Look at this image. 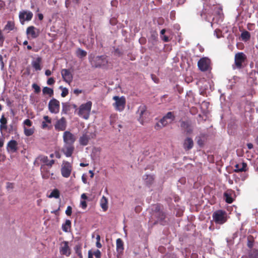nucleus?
<instances>
[{"label": "nucleus", "mask_w": 258, "mask_h": 258, "mask_svg": "<svg viewBox=\"0 0 258 258\" xmlns=\"http://www.w3.org/2000/svg\"><path fill=\"white\" fill-rule=\"evenodd\" d=\"M38 19L40 20H42L43 18V16L42 14H38Z\"/></svg>", "instance_id": "nucleus-63"}, {"label": "nucleus", "mask_w": 258, "mask_h": 258, "mask_svg": "<svg viewBox=\"0 0 258 258\" xmlns=\"http://www.w3.org/2000/svg\"><path fill=\"white\" fill-rule=\"evenodd\" d=\"M27 33L30 34L31 37L35 38L38 36V33L35 31V28L34 26H30L27 29Z\"/></svg>", "instance_id": "nucleus-32"}, {"label": "nucleus", "mask_w": 258, "mask_h": 258, "mask_svg": "<svg viewBox=\"0 0 258 258\" xmlns=\"http://www.w3.org/2000/svg\"><path fill=\"white\" fill-rule=\"evenodd\" d=\"M221 31L219 29H217L214 31V34L217 38H219L221 37Z\"/></svg>", "instance_id": "nucleus-48"}, {"label": "nucleus", "mask_w": 258, "mask_h": 258, "mask_svg": "<svg viewBox=\"0 0 258 258\" xmlns=\"http://www.w3.org/2000/svg\"><path fill=\"white\" fill-rule=\"evenodd\" d=\"M7 119L3 114L0 119V130L1 132L6 131L8 129Z\"/></svg>", "instance_id": "nucleus-24"}, {"label": "nucleus", "mask_w": 258, "mask_h": 258, "mask_svg": "<svg viewBox=\"0 0 258 258\" xmlns=\"http://www.w3.org/2000/svg\"><path fill=\"white\" fill-rule=\"evenodd\" d=\"M92 107V102L88 101L82 104L79 107L78 115L85 119L89 118Z\"/></svg>", "instance_id": "nucleus-3"}, {"label": "nucleus", "mask_w": 258, "mask_h": 258, "mask_svg": "<svg viewBox=\"0 0 258 258\" xmlns=\"http://www.w3.org/2000/svg\"><path fill=\"white\" fill-rule=\"evenodd\" d=\"M100 204L103 211H106L108 209V200L105 197L103 196L100 199Z\"/></svg>", "instance_id": "nucleus-29"}, {"label": "nucleus", "mask_w": 258, "mask_h": 258, "mask_svg": "<svg viewBox=\"0 0 258 258\" xmlns=\"http://www.w3.org/2000/svg\"><path fill=\"white\" fill-rule=\"evenodd\" d=\"M59 197V192L57 189L53 190L50 194L48 196V198H58Z\"/></svg>", "instance_id": "nucleus-39"}, {"label": "nucleus", "mask_w": 258, "mask_h": 258, "mask_svg": "<svg viewBox=\"0 0 258 258\" xmlns=\"http://www.w3.org/2000/svg\"><path fill=\"white\" fill-rule=\"evenodd\" d=\"M23 124L24 125L31 126L32 125V122L29 119H26L24 121Z\"/></svg>", "instance_id": "nucleus-49"}, {"label": "nucleus", "mask_w": 258, "mask_h": 258, "mask_svg": "<svg viewBox=\"0 0 258 258\" xmlns=\"http://www.w3.org/2000/svg\"><path fill=\"white\" fill-rule=\"evenodd\" d=\"M247 146L249 149H251L253 148V145L251 143H248Z\"/></svg>", "instance_id": "nucleus-64"}, {"label": "nucleus", "mask_w": 258, "mask_h": 258, "mask_svg": "<svg viewBox=\"0 0 258 258\" xmlns=\"http://www.w3.org/2000/svg\"><path fill=\"white\" fill-rule=\"evenodd\" d=\"M71 227V221L70 220H67L64 224L62 225V229L65 232H68Z\"/></svg>", "instance_id": "nucleus-33"}, {"label": "nucleus", "mask_w": 258, "mask_h": 258, "mask_svg": "<svg viewBox=\"0 0 258 258\" xmlns=\"http://www.w3.org/2000/svg\"><path fill=\"white\" fill-rule=\"evenodd\" d=\"M116 251L118 253L121 254L122 253L124 249L123 242L121 239L117 238L116 239Z\"/></svg>", "instance_id": "nucleus-27"}, {"label": "nucleus", "mask_w": 258, "mask_h": 258, "mask_svg": "<svg viewBox=\"0 0 258 258\" xmlns=\"http://www.w3.org/2000/svg\"><path fill=\"white\" fill-rule=\"evenodd\" d=\"M246 56L243 52H238L235 55L234 64L232 66L234 70L235 69H241L242 68V63L245 61Z\"/></svg>", "instance_id": "nucleus-8"}, {"label": "nucleus", "mask_w": 258, "mask_h": 258, "mask_svg": "<svg viewBox=\"0 0 258 258\" xmlns=\"http://www.w3.org/2000/svg\"><path fill=\"white\" fill-rule=\"evenodd\" d=\"M48 3L50 5H52L53 4L55 5L56 4V1L54 0H48Z\"/></svg>", "instance_id": "nucleus-57"}, {"label": "nucleus", "mask_w": 258, "mask_h": 258, "mask_svg": "<svg viewBox=\"0 0 258 258\" xmlns=\"http://www.w3.org/2000/svg\"><path fill=\"white\" fill-rule=\"evenodd\" d=\"M241 37L243 40H247L250 37V33L248 31H244L241 33Z\"/></svg>", "instance_id": "nucleus-41"}, {"label": "nucleus", "mask_w": 258, "mask_h": 258, "mask_svg": "<svg viewBox=\"0 0 258 258\" xmlns=\"http://www.w3.org/2000/svg\"><path fill=\"white\" fill-rule=\"evenodd\" d=\"M77 54L79 57L82 58L86 56L87 52L81 48H79L77 50Z\"/></svg>", "instance_id": "nucleus-40"}, {"label": "nucleus", "mask_w": 258, "mask_h": 258, "mask_svg": "<svg viewBox=\"0 0 258 258\" xmlns=\"http://www.w3.org/2000/svg\"><path fill=\"white\" fill-rule=\"evenodd\" d=\"M247 165L245 163L237 164L235 165V171L236 172L246 171Z\"/></svg>", "instance_id": "nucleus-31"}, {"label": "nucleus", "mask_w": 258, "mask_h": 258, "mask_svg": "<svg viewBox=\"0 0 258 258\" xmlns=\"http://www.w3.org/2000/svg\"><path fill=\"white\" fill-rule=\"evenodd\" d=\"M143 178L148 184H151L154 180L153 177L151 175H145L143 176Z\"/></svg>", "instance_id": "nucleus-37"}, {"label": "nucleus", "mask_w": 258, "mask_h": 258, "mask_svg": "<svg viewBox=\"0 0 258 258\" xmlns=\"http://www.w3.org/2000/svg\"><path fill=\"white\" fill-rule=\"evenodd\" d=\"M180 126L187 135L190 134L193 131L194 125L190 121H182L181 122Z\"/></svg>", "instance_id": "nucleus-16"}, {"label": "nucleus", "mask_w": 258, "mask_h": 258, "mask_svg": "<svg viewBox=\"0 0 258 258\" xmlns=\"http://www.w3.org/2000/svg\"><path fill=\"white\" fill-rule=\"evenodd\" d=\"M88 44L89 45H92L94 43V36L93 34H90V37L87 39Z\"/></svg>", "instance_id": "nucleus-43"}, {"label": "nucleus", "mask_w": 258, "mask_h": 258, "mask_svg": "<svg viewBox=\"0 0 258 258\" xmlns=\"http://www.w3.org/2000/svg\"><path fill=\"white\" fill-rule=\"evenodd\" d=\"M42 93L43 95H48L51 97L53 95V90L49 87H45L42 89Z\"/></svg>", "instance_id": "nucleus-34"}, {"label": "nucleus", "mask_w": 258, "mask_h": 258, "mask_svg": "<svg viewBox=\"0 0 258 258\" xmlns=\"http://www.w3.org/2000/svg\"><path fill=\"white\" fill-rule=\"evenodd\" d=\"M45 74L47 76H49L51 75V72L50 70H47L45 71Z\"/></svg>", "instance_id": "nucleus-58"}, {"label": "nucleus", "mask_w": 258, "mask_h": 258, "mask_svg": "<svg viewBox=\"0 0 258 258\" xmlns=\"http://www.w3.org/2000/svg\"><path fill=\"white\" fill-rule=\"evenodd\" d=\"M74 147L73 145L66 144L62 151L64 154L67 157H71L74 152Z\"/></svg>", "instance_id": "nucleus-20"}, {"label": "nucleus", "mask_w": 258, "mask_h": 258, "mask_svg": "<svg viewBox=\"0 0 258 258\" xmlns=\"http://www.w3.org/2000/svg\"><path fill=\"white\" fill-rule=\"evenodd\" d=\"M233 194V191L232 190H227L224 194V197L225 198V201L227 203L230 204L232 203L233 200L232 198V195Z\"/></svg>", "instance_id": "nucleus-28"}, {"label": "nucleus", "mask_w": 258, "mask_h": 258, "mask_svg": "<svg viewBox=\"0 0 258 258\" xmlns=\"http://www.w3.org/2000/svg\"><path fill=\"white\" fill-rule=\"evenodd\" d=\"M59 252L61 254L69 256L71 254V248L69 246V242L63 241L60 244Z\"/></svg>", "instance_id": "nucleus-13"}, {"label": "nucleus", "mask_w": 258, "mask_h": 258, "mask_svg": "<svg viewBox=\"0 0 258 258\" xmlns=\"http://www.w3.org/2000/svg\"><path fill=\"white\" fill-rule=\"evenodd\" d=\"M165 118L171 123L175 119V115L172 112H168L165 115Z\"/></svg>", "instance_id": "nucleus-36"}, {"label": "nucleus", "mask_w": 258, "mask_h": 258, "mask_svg": "<svg viewBox=\"0 0 258 258\" xmlns=\"http://www.w3.org/2000/svg\"><path fill=\"white\" fill-rule=\"evenodd\" d=\"M204 1V9L201 16L206 21L213 25V22L218 23L223 18L222 10L218 5H215L214 0H202Z\"/></svg>", "instance_id": "nucleus-1"}, {"label": "nucleus", "mask_w": 258, "mask_h": 258, "mask_svg": "<svg viewBox=\"0 0 258 258\" xmlns=\"http://www.w3.org/2000/svg\"><path fill=\"white\" fill-rule=\"evenodd\" d=\"M62 112H63L64 113H67L68 111L69 110V106L67 103H62Z\"/></svg>", "instance_id": "nucleus-47"}, {"label": "nucleus", "mask_w": 258, "mask_h": 258, "mask_svg": "<svg viewBox=\"0 0 258 258\" xmlns=\"http://www.w3.org/2000/svg\"><path fill=\"white\" fill-rule=\"evenodd\" d=\"M55 157L57 158H60V154L58 152H55Z\"/></svg>", "instance_id": "nucleus-60"}, {"label": "nucleus", "mask_w": 258, "mask_h": 258, "mask_svg": "<svg viewBox=\"0 0 258 258\" xmlns=\"http://www.w3.org/2000/svg\"><path fill=\"white\" fill-rule=\"evenodd\" d=\"M24 131L25 135L27 137L32 135L34 132L33 128H27L25 126L24 127Z\"/></svg>", "instance_id": "nucleus-38"}, {"label": "nucleus", "mask_w": 258, "mask_h": 258, "mask_svg": "<svg viewBox=\"0 0 258 258\" xmlns=\"http://www.w3.org/2000/svg\"><path fill=\"white\" fill-rule=\"evenodd\" d=\"M48 109L52 113H57L59 111V102L53 98L50 100L48 103Z\"/></svg>", "instance_id": "nucleus-11"}, {"label": "nucleus", "mask_w": 258, "mask_h": 258, "mask_svg": "<svg viewBox=\"0 0 258 258\" xmlns=\"http://www.w3.org/2000/svg\"><path fill=\"white\" fill-rule=\"evenodd\" d=\"M113 99L115 101L113 103L115 109L120 112L123 111L125 108L126 103L125 97L124 96H115L113 97Z\"/></svg>", "instance_id": "nucleus-7"}, {"label": "nucleus", "mask_w": 258, "mask_h": 258, "mask_svg": "<svg viewBox=\"0 0 258 258\" xmlns=\"http://www.w3.org/2000/svg\"><path fill=\"white\" fill-rule=\"evenodd\" d=\"M75 250L77 255L80 257H82L81 248L80 246H76L75 247Z\"/></svg>", "instance_id": "nucleus-42"}, {"label": "nucleus", "mask_w": 258, "mask_h": 258, "mask_svg": "<svg viewBox=\"0 0 258 258\" xmlns=\"http://www.w3.org/2000/svg\"><path fill=\"white\" fill-rule=\"evenodd\" d=\"M5 37L2 32V31L1 30H0V46H2L3 44H4V42L5 41Z\"/></svg>", "instance_id": "nucleus-46"}, {"label": "nucleus", "mask_w": 258, "mask_h": 258, "mask_svg": "<svg viewBox=\"0 0 258 258\" xmlns=\"http://www.w3.org/2000/svg\"><path fill=\"white\" fill-rule=\"evenodd\" d=\"M194 142L191 138H186L183 143V148L185 150H189L193 147Z\"/></svg>", "instance_id": "nucleus-23"}, {"label": "nucleus", "mask_w": 258, "mask_h": 258, "mask_svg": "<svg viewBox=\"0 0 258 258\" xmlns=\"http://www.w3.org/2000/svg\"><path fill=\"white\" fill-rule=\"evenodd\" d=\"M17 142L15 140H12L7 144V150L12 153L15 152L18 149Z\"/></svg>", "instance_id": "nucleus-21"}, {"label": "nucleus", "mask_w": 258, "mask_h": 258, "mask_svg": "<svg viewBox=\"0 0 258 258\" xmlns=\"http://www.w3.org/2000/svg\"><path fill=\"white\" fill-rule=\"evenodd\" d=\"M94 255L96 258H100L101 256V252L99 250L97 249L94 252Z\"/></svg>", "instance_id": "nucleus-50"}, {"label": "nucleus", "mask_w": 258, "mask_h": 258, "mask_svg": "<svg viewBox=\"0 0 258 258\" xmlns=\"http://www.w3.org/2000/svg\"><path fill=\"white\" fill-rule=\"evenodd\" d=\"M82 92V91L81 90H79L78 89H75L74 90V93L78 95Z\"/></svg>", "instance_id": "nucleus-55"}, {"label": "nucleus", "mask_w": 258, "mask_h": 258, "mask_svg": "<svg viewBox=\"0 0 258 258\" xmlns=\"http://www.w3.org/2000/svg\"><path fill=\"white\" fill-rule=\"evenodd\" d=\"M32 88L34 89V91L36 93H40L41 90L40 87L36 84H33L32 85Z\"/></svg>", "instance_id": "nucleus-45"}, {"label": "nucleus", "mask_w": 258, "mask_h": 258, "mask_svg": "<svg viewBox=\"0 0 258 258\" xmlns=\"http://www.w3.org/2000/svg\"><path fill=\"white\" fill-rule=\"evenodd\" d=\"M7 188L8 190L12 189L13 188V184L8 182L7 183Z\"/></svg>", "instance_id": "nucleus-53"}, {"label": "nucleus", "mask_w": 258, "mask_h": 258, "mask_svg": "<svg viewBox=\"0 0 258 258\" xmlns=\"http://www.w3.org/2000/svg\"><path fill=\"white\" fill-rule=\"evenodd\" d=\"M35 162H40L43 163L42 165H46L47 166L51 167L52 165L54 163V160L52 159L49 161L48 160L47 156L44 155H40L36 158L34 163Z\"/></svg>", "instance_id": "nucleus-12"}, {"label": "nucleus", "mask_w": 258, "mask_h": 258, "mask_svg": "<svg viewBox=\"0 0 258 258\" xmlns=\"http://www.w3.org/2000/svg\"><path fill=\"white\" fill-rule=\"evenodd\" d=\"M60 88L62 89V92L61 93V96L62 97H66L69 93L68 89H67L66 88H62V87H60Z\"/></svg>", "instance_id": "nucleus-44"}, {"label": "nucleus", "mask_w": 258, "mask_h": 258, "mask_svg": "<svg viewBox=\"0 0 258 258\" xmlns=\"http://www.w3.org/2000/svg\"><path fill=\"white\" fill-rule=\"evenodd\" d=\"M89 60L93 67L95 68L105 66L107 63L106 57L104 55L94 56L89 57Z\"/></svg>", "instance_id": "nucleus-4"}, {"label": "nucleus", "mask_w": 258, "mask_h": 258, "mask_svg": "<svg viewBox=\"0 0 258 258\" xmlns=\"http://www.w3.org/2000/svg\"><path fill=\"white\" fill-rule=\"evenodd\" d=\"M81 205L82 208L85 209L87 207V203L85 201L81 202Z\"/></svg>", "instance_id": "nucleus-54"}, {"label": "nucleus", "mask_w": 258, "mask_h": 258, "mask_svg": "<svg viewBox=\"0 0 258 258\" xmlns=\"http://www.w3.org/2000/svg\"><path fill=\"white\" fill-rule=\"evenodd\" d=\"M67 127L66 120L64 117H62L58 120L54 125L55 129L58 131H63Z\"/></svg>", "instance_id": "nucleus-18"}, {"label": "nucleus", "mask_w": 258, "mask_h": 258, "mask_svg": "<svg viewBox=\"0 0 258 258\" xmlns=\"http://www.w3.org/2000/svg\"><path fill=\"white\" fill-rule=\"evenodd\" d=\"M213 218L216 223L222 224L227 221V214L224 211L218 210L213 213Z\"/></svg>", "instance_id": "nucleus-6"}, {"label": "nucleus", "mask_w": 258, "mask_h": 258, "mask_svg": "<svg viewBox=\"0 0 258 258\" xmlns=\"http://www.w3.org/2000/svg\"><path fill=\"white\" fill-rule=\"evenodd\" d=\"M154 211L153 214H152V217L154 216L157 218V221L159 222L161 224H165L164 220L165 219V215L164 213L160 211V206L158 205H155L152 207V211Z\"/></svg>", "instance_id": "nucleus-5"}, {"label": "nucleus", "mask_w": 258, "mask_h": 258, "mask_svg": "<svg viewBox=\"0 0 258 258\" xmlns=\"http://www.w3.org/2000/svg\"><path fill=\"white\" fill-rule=\"evenodd\" d=\"M61 74L63 80L67 83L70 84L73 80V76L70 71L67 69H62L61 71Z\"/></svg>", "instance_id": "nucleus-19"}, {"label": "nucleus", "mask_w": 258, "mask_h": 258, "mask_svg": "<svg viewBox=\"0 0 258 258\" xmlns=\"http://www.w3.org/2000/svg\"><path fill=\"white\" fill-rule=\"evenodd\" d=\"M55 82V81L53 78H49L47 81V84L48 85H53Z\"/></svg>", "instance_id": "nucleus-51"}, {"label": "nucleus", "mask_w": 258, "mask_h": 258, "mask_svg": "<svg viewBox=\"0 0 258 258\" xmlns=\"http://www.w3.org/2000/svg\"><path fill=\"white\" fill-rule=\"evenodd\" d=\"M162 39L164 41V42H168L169 41V38L167 36H165V35H163L162 36V37H161Z\"/></svg>", "instance_id": "nucleus-56"}, {"label": "nucleus", "mask_w": 258, "mask_h": 258, "mask_svg": "<svg viewBox=\"0 0 258 258\" xmlns=\"http://www.w3.org/2000/svg\"><path fill=\"white\" fill-rule=\"evenodd\" d=\"M93 255H94V254L92 253V252L91 250H89L88 251V258H93Z\"/></svg>", "instance_id": "nucleus-59"}, {"label": "nucleus", "mask_w": 258, "mask_h": 258, "mask_svg": "<svg viewBox=\"0 0 258 258\" xmlns=\"http://www.w3.org/2000/svg\"><path fill=\"white\" fill-rule=\"evenodd\" d=\"M33 13L30 11H21L19 13V19L22 24H24L25 21H30L33 17Z\"/></svg>", "instance_id": "nucleus-14"}, {"label": "nucleus", "mask_w": 258, "mask_h": 258, "mask_svg": "<svg viewBox=\"0 0 258 258\" xmlns=\"http://www.w3.org/2000/svg\"><path fill=\"white\" fill-rule=\"evenodd\" d=\"M15 24L13 22L8 21L4 27V30L12 31L14 29Z\"/></svg>", "instance_id": "nucleus-35"}, {"label": "nucleus", "mask_w": 258, "mask_h": 258, "mask_svg": "<svg viewBox=\"0 0 258 258\" xmlns=\"http://www.w3.org/2000/svg\"><path fill=\"white\" fill-rule=\"evenodd\" d=\"M66 214L68 216H71L72 214V207L71 206H68L66 210Z\"/></svg>", "instance_id": "nucleus-52"}, {"label": "nucleus", "mask_w": 258, "mask_h": 258, "mask_svg": "<svg viewBox=\"0 0 258 258\" xmlns=\"http://www.w3.org/2000/svg\"><path fill=\"white\" fill-rule=\"evenodd\" d=\"M169 123V121L164 116L160 120L159 123H157L155 127L156 130L161 128L162 127L166 126Z\"/></svg>", "instance_id": "nucleus-26"}, {"label": "nucleus", "mask_w": 258, "mask_h": 258, "mask_svg": "<svg viewBox=\"0 0 258 258\" xmlns=\"http://www.w3.org/2000/svg\"><path fill=\"white\" fill-rule=\"evenodd\" d=\"M90 140V137L87 134H84L79 139V143L82 146H86Z\"/></svg>", "instance_id": "nucleus-30"}, {"label": "nucleus", "mask_w": 258, "mask_h": 258, "mask_svg": "<svg viewBox=\"0 0 258 258\" xmlns=\"http://www.w3.org/2000/svg\"><path fill=\"white\" fill-rule=\"evenodd\" d=\"M149 112L147 110V106L144 104H141L138 108L136 111L138 120L143 125L149 116Z\"/></svg>", "instance_id": "nucleus-2"}, {"label": "nucleus", "mask_w": 258, "mask_h": 258, "mask_svg": "<svg viewBox=\"0 0 258 258\" xmlns=\"http://www.w3.org/2000/svg\"><path fill=\"white\" fill-rule=\"evenodd\" d=\"M50 168L49 166H46V165H41L40 171L43 178L48 179L50 177V175H53V173H51L50 171Z\"/></svg>", "instance_id": "nucleus-17"}, {"label": "nucleus", "mask_w": 258, "mask_h": 258, "mask_svg": "<svg viewBox=\"0 0 258 258\" xmlns=\"http://www.w3.org/2000/svg\"><path fill=\"white\" fill-rule=\"evenodd\" d=\"M63 139L66 144L69 145H73L76 141L75 136L69 131H66L63 133Z\"/></svg>", "instance_id": "nucleus-15"}, {"label": "nucleus", "mask_w": 258, "mask_h": 258, "mask_svg": "<svg viewBox=\"0 0 258 258\" xmlns=\"http://www.w3.org/2000/svg\"><path fill=\"white\" fill-rule=\"evenodd\" d=\"M44 121L42 122L41 127L43 129H50L51 128V119L48 116H43Z\"/></svg>", "instance_id": "nucleus-22"}, {"label": "nucleus", "mask_w": 258, "mask_h": 258, "mask_svg": "<svg viewBox=\"0 0 258 258\" xmlns=\"http://www.w3.org/2000/svg\"><path fill=\"white\" fill-rule=\"evenodd\" d=\"M210 59L208 57H203L198 62L199 69L203 72L208 71L210 68Z\"/></svg>", "instance_id": "nucleus-9"}, {"label": "nucleus", "mask_w": 258, "mask_h": 258, "mask_svg": "<svg viewBox=\"0 0 258 258\" xmlns=\"http://www.w3.org/2000/svg\"><path fill=\"white\" fill-rule=\"evenodd\" d=\"M82 180L84 183H87V179L84 175L82 176Z\"/></svg>", "instance_id": "nucleus-62"}, {"label": "nucleus", "mask_w": 258, "mask_h": 258, "mask_svg": "<svg viewBox=\"0 0 258 258\" xmlns=\"http://www.w3.org/2000/svg\"><path fill=\"white\" fill-rule=\"evenodd\" d=\"M96 245L98 248H101L102 247V244L100 241H96Z\"/></svg>", "instance_id": "nucleus-61"}, {"label": "nucleus", "mask_w": 258, "mask_h": 258, "mask_svg": "<svg viewBox=\"0 0 258 258\" xmlns=\"http://www.w3.org/2000/svg\"><path fill=\"white\" fill-rule=\"evenodd\" d=\"M72 167L71 164L69 162H63L61 168V173L62 176L64 177L68 178L70 176Z\"/></svg>", "instance_id": "nucleus-10"}, {"label": "nucleus", "mask_w": 258, "mask_h": 258, "mask_svg": "<svg viewBox=\"0 0 258 258\" xmlns=\"http://www.w3.org/2000/svg\"><path fill=\"white\" fill-rule=\"evenodd\" d=\"M41 62V58L38 57L32 61V66L36 71H40L41 69L40 63Z\"/></svg>", "instance_id": "nucleus-25"}]
</instances>
